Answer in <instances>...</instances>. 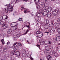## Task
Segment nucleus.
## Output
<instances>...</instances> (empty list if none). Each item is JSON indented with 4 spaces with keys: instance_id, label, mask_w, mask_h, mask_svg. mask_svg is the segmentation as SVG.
Masks as SVG:
<instances>
[{
    "instance_id": "24",
    "label": "nucleus",
    "mask_w": 60,
    "mask_h": 60,
    "mask_svg": "<svg viewBox=\"0 0 60 60\" xmlns=\"http://www.w3.org/2000/svg\"><path fill=\"white\" fill-rule=\"evenodd\" d=\"M47 16L48 18H50L51 16V14L50 13H49L47 14Z\"/></svg>"
},
{
    "instance_id": "54",
    "label": "nucleus",
    "mask_w": 60,
    "mask_h": 60,
    "mask_svg": "<svg viewBox=\"0 0 60 60\" xmlns=\"http://www.w3.org/2000/svg\"><path fill=\"white\" fill-rule=\"evenodd\" d=\"M13 16H15V12H14L13 13Z\"/></svg>"
},
{
    "instance_id": "17",
    "label": "nucleus",
    "mask_w": 60,
    "mask_h": 60,
    "mask_svg": "<svg viewBox=\"0 0 60 60\" xmlns=\"http://www.w3.org/2000/svg\"><path fill=\"white\" fill-rule=\"evenodd\" d=\"M47 5V3H44L43 2H41V6L43 7V6H46Z\"/></svg>"
},
{
    "instance_id": "21",
    "label": "nucleus",
    "mask_w": 60,
    "mask_h": 60,
    "mask_svg": "<svg viewBox=\"0 0 60 60\" xmlns=\"http://www.w3.org/2000/svg\"><path fill=\"white\" fill-rule=\"evenodd\" d=\"M47 60H51L52 57L50 55H49L47 57Z\"/></svg>"
},
{
    "instance_id": "30",
    "label": "nucleus",
    "mask_w": 60,
    "mask_h": 60,
    "mask_svg": "<svg viewBox=\"0 0 60 60\" xmlns=\"http://www.w3.org/2000/svg\"><path fill=\"white\" fill-rule=\"evenodd\" d=\"M25 31H26V32L25 33L23 34V35H25V34H27V33L29 32V30H25Z\"/></svg>"
},
{
    "instance_id": "11",
    "label": "nucleus",
    "mask_w": 60,
    "mask_h": 60,
    "mask_svg": "<svg viewBox=\"0 0 60 60\" xmlns=\"http://www.w3.org/2000/svg\"><path fill=\"white\" fill-rule=\"evenodd\" d=\"M43 36V34L41 32L39 31V34H38V37L39 38H41Z\"/></svg>"
},
{
    "instance_id": "50",
    "label": "nucleus",
    "mask_w": 60,
    "mask_h": 60,
    "mask_svg": "<svg viewBox=\"0 0 60 60\" xmlns=\"http://www.w3.org/2000/svg\"><path fill=\"white\" fill-rule=\"evenodd\" d=\"M9 44H10V42L8 41L7 43V45H9Z\"/></svg>"
},
{
    "instance_id": "59",
    "label": "nucleus",
    "mask_w": 60,
    "mask_h": 60,
    "mask_svg": "<svg viewBox=\"0 0 60 60\" xmlns=\"http://www.w3.org/2000/svg\"><path fill=\"white\" fill-rule=\"evenodd\" d=\"M52 1H55V0H51Z\"/></svg>"
},
{
    "instance_id": "37",
    "label": "nucleus",
    "mask_w": 60,
    "mask_h": 60,
    "mask_svg": "<svg viewBox=\"0 0 60 60\" xmlns=\"http://www.w3.org/2000/svg\"><path fill=\"white\" fill-rule=\"evenodd\" d=\"M1 42H2V43L3 44H4L5 43V42H4V39H2V40Z\"/></svg>"
},
{
    "instance_id": "52",
    "label": "nucleus",
    "mask_w": 60,
    "mask_h": 60,
    "mask_svg": "<svg viewBox=\"0 0 60 60\" xmlns=\"http://www.w3.org/2000/svg\"><path fill=\"white\" fill-rule=\"evenodd\" d=\"M58 40L59 41H60V36L58 37Z\"/></svg>"
},
{
    "instance_id": "39",
    "label": "nucleus",
    "mask_w": 60,
    "mask_h": 60,
    "mask_svg": "<svg viewBox=\"0 0 60 60\" xmlns=\"http://www.w3.org/2000/svg\"><path fill=\"white\" fill-rule=\"evenodd\" d=\"M5 23V22H4L3 21H2L1 22H0V25H3V24H4V23Z\"/></svg>"
},
{
    "instance_id": "53",
    "label": "nucleus",
    "mask_w": 60,
    "mask_h": 60,
    "mask_svg": "<svg viewBox=\"0 0 60 60\" xmlns=\"http://www.w3.org/2000/svg\"><path fill=\"white\" fill-rule=\"evenodd\" d=\"M21 45H20V46H22V45H24L23 44H22V43H20Z\"/></svg>"
},
{
    "instance_id": "40",
    "label": "nucleus",
    "mask_w": 60,
    "mask_h": 60,
    "mask_svg": "<svg viewBox=\"0 0 60 60\" xmlns=\"http://www.w3.org/2000/svg\"><path fill=\"white\" fill-rule=\"evenodd\" d=\"M16 48H17V49H19V45H16L15 46Z\"/></svg>"
},
{
    "instance_id": "14",
    "label": "nucleus",
    "mask_w": 60,
    "mask_h": 60,
    "mask_svg": "<svg viewBox=\"0 0 60 60\" xmlns=\"http://www.w3.org/2000/svg\"><path fill=\"white\" fill-rule=\"evenodd\" d=\"M44 23L45 24L48 25L49 24V21L48 20H46L44 21Z\"/></svg>"
},
{
    "instance_id": "23",
    "label": "nucleus",
    "mask_w": 60,
    "mask_h": 60,
    "mask_svg": "<svg viewBox=\"0 0 60 60\" xmlns=\"http://www.w3.org/2000/svg\"><path fill=\"white\" fill-rule=\"evenodd\" d=\"M22 56L23 57H26L27 56V55L25 53H23L22 54Z\"/></svg>"
},
{
    "instance_id": "2",
    "label": "nucleus",
    "mask_w": 60,
    "mask_h": 60,
    "mask_svg": "<svg viewBox=\"0 0 60 60\" xmlns=\"http://www.w3.org/2000/svg\"><path fill=\"white\" fill-rule=\"evenodd\" d=\"M43 10L44 11H46L48 10V12H50L52 10V8L51 7H47L44 6L43 8Z\"/></svg>"
},
{
    "instance_id": "28",
    "label": "nucleus",
    "mask_w": 60,
    "mask_h": 60,
    "mask_svg": "<svg viewBox=\"0 0 60 60\" xmlns=\"http://www.w3.org/2000/svg\"><path fill=\"white\" fill-rule=\"evenodd\" d=\"M51 33V31L50 30H49L47 32H45L44 33V34L46 33V34H50Z\"/></svg>"
},
{
    "instance_id": "20",
    "label": "nucleus",
    "mask_w": 60,
    "mask_h": 60,
    "mask_svg": "<svg viewBox=\"0 0 60 60\" xmlns=\"http://www.w3.org/2000/svg\"><path fill=\"white\" fill-rule=\"evenodd\" d=\"M55 24L56 25H57V28H60V23H58L56 22L55 23Z\"/></svg>"
},
{
    "instance_id": "32",
    "label": "nucleus",
    "mask_w": 60,
    "mask_h": 60,
    "mask_svg": "<svg viewBox=\"0 0 60 60\" xmlns=\"http://www.w3.org/2000/svg\"><path fill=\"white\" fill-rule=\"evenodd\" d=\"M52 30L53 31H55V30H56V28L55 27H52Z\"/></svg>"
},
{
    "instance_id": "29",
    "label": "nucleus",
    "mask_w": 60,
    "mask_h": 60,
    "mask_svg": "<svg viewBox=\"0 0 60 60\" xmlns=\"http://www.w3.org/2000/svg\"><path fill=\"white\" fill-rule=\"evenodd\" d=\"M36 16L38 17H39L41 16V14L40 13H37V14Z\"/></svg>"
},
{
    "instance_id": "4",
    "label": "nucleus",
    "mask_w": 60,
    "mask_h": 60,
    "mask_svg": "<svg viewBox=\"0 0 60 60\" xmlns=\"http://www.w3.org/2000/svg\"><path fill=\"white\" fill-rule=\"evenodd\" d=\"M14 55H15L16 57H18L20 55V52L19 51H15L14 52Z\"/></svg>"
},
{
    "instance_id": "48",
    "label": "nucleus",
    "mask_w": 60,
    "mask_h": 60,
    "mask_svg": "<svg viewBox=\"0 0 60 60\" xmlns=\"http://www.w3.org/2000/svg\"><path fill=\"white\" fill-rule=\"evenodd\" d=\"M20 44H20V43H18V45L19 46H20L21 45Z\"/></svg>"
},
{
    "instance_id": "47",
    "label": "nucleus",
    "mask_w": 60,
    "mask_h": 60,
    "mask_svg": "<svg viewBox=\"0 0 60 60\" xmlns=\"http://www.w3.org/2000/svg\"><path fill=\"white\" fill-rule=\"evenodd\" d=\"M55 55H55L56 56H58V54H57V53H56Z\"/></svg>"
},
{
    "instance_id": "15",
    "label": "nucleus",
    "mask_w": 60,
    "mask_h": 60,
    "mask_svg": "<svg viewBox=\"0 0 60 60\" xmlns=\"http://www.w3.org/2000/svg\"><path fill=\"white\" fill-rule=\"evenodd\" d=\"M8 50H7V47H5L3 49V51L4 52H7Z\"/></svg>"
},
{
    "instance_id": "60",
    "label": "nucleus",
    "mask_w": 60,
    "mask_h": 60,
    "mask_svg": "<svg viewBox=\"0 0 60 60\" xmlns=\"http://www.w3.org/2000/svg\"><path fill=\"white\" fill-rule=\"evenodd\" d=\"M31 15H32V16H33V14H31Z\"/></svg>"
},
{
    "instance_id": "62",
    "label": "nucleus",
    "mask_w": 60,
    "mask_h": 60,
    "mask_svg": "<svg viewBox=\"0 0 60 60\" xmlns=\"http://www.w3.org/2000/svg\"><path fill=\"white\" fill-rule=\"evenodd\" d=\"M54 40H56V38H54Z\"/></svg>"
},
{
    "instance_id": "19",
    "label": "nucleus",
    "mask_w": 60,
    "mask_h": 60,
    "mask_svg": "<svg viewBox=\"0 0 60 60\" xmlns=\"http://www.w3.org/2000/svg\"><path fill=\"white\" fill-rule=\"evenodd\" d=\"M49 25L48 24H45L44 26V27L45 29H48V27H49Z\"/></svg>"
},
{
    "instance_id": "22",
    "label": "nucleus",
    "mask_w": 60,
    "mask_h": 60,
    "mask_svg": "<svg viewBox=\"0 0 60 60\" xmlns=\"http://www.w3.org/2000/svg\"><path fill=\"white\" fill-rule=\"evenodd\" d=\"M44 11L43 10V9H40L39 11V12L40 13H41V14L43 13V12Z\"/></svg>"
},
{
    "instance_id": "16",
    "label": "nucleus",
    "mask_w": 60,
    "mask_h": 60,
    "mask_svg": "<svg viewBox=\"0 0 60 60\" xmlns=\"http://www.w3.org/2000/svg\"><path fill=\"white\" fill-rule=\"evenodd\" d=\"M47 14V12L46 11H44V12H43V13L41 14V15L45 16H46Z\"/></svg>"
},
{
    "instance_id": "35",
    "label": "nucleus",
    "mask_w": 60,
    "mask_h": 60,
    "mask_svg": "<svg viewBox=\"0 0 60 60\" xmlns=\"http://www.w3.org/2000/svg\"><path fill=\"white\" fill-rule=\"evenodd\" d=\"M21 35V34H17V35L16 37H17V38H19V37H20V36Z\"/></svg>"
},
{
    "instance_id": "25",
    "label": "nucleus",
    "mask_w": 60,
    "mask_h": 60,
    "mask_svg": "<svg viewBox=\"0 0 60 60\" xmlns=\"http://www.w3.org/2000/svg\"><path fill=\"white\" fill-rule=\"evenodd\" d=\"M39 31H38L36 33V37H39Z\"/></svg>"
},
{
    "instance_id": "57",
    "label": "nucleus",
    "mask_w": 60,
    "mask_h": 60,
    "mask_svg": "<svg viewBox=\"0 0 60 60\" xmlns=\"http://www.w3.org/2000/svg\"><path fill=\"white\" fill-rule=\"evenodd\" d=\"M2 36V35H1V33H0V37H1Z\"/></svg>"
},
{
    "instance_id": "46",
    "label": "nucleus",
    "mask_w": 60,
    "mask_h": 60,
    "mask_svg": "<svg viewBox=\"0 0 60 60\" xmlns=\"http://www.w3.org/2000/svg\"><path fill=\"white\" fill-rule=\"evenodd\" d=\"M52 24H53L54 23V21L52 20L51 21Z\"/></svg>"
},
{
    "instance_id": "12",
    "label": "nucleus",
    "mask_w": 60,
    "mask_h": 60,
    "mask_svg": "<svg viewBox=\"0 0 60 60\" xmlns=\"http://www.w3.org/2000/svg\"><path fill=\"white\" fill-rule=\"evenodd\" d=\"M20 0H12V2L14 4H15L16 3V2H19Z\"/></svg>"
},
{
    "instance_id": "6",
    "label": "nucleus",
    "mask_w": 60,
    "mask_h": 60,
    "mask_svg": "<svg viewBox=\"0 0 60 60\" xmlns=\"http://www.w3.org/2000/svg\"><path fill=\"white\" fill-rule=\"evenodd\" d=\"M52 14L53 15H56L58 14V11L56 9H55L54 11H52Z\"/></svg>"
},
{
    "instance_id": "27",
    "label": "nucleus",
    "mask_w": 60,
    "mask_h": 60,
    "mask_svg": "<svg viewBox=\"0 0 60 60\" xmlns=\"http://www.w3.org/2000/svg\"><path fill=\"white\" fill-rule=\"evenodd\" d=\"M2 17L4 18H5V19H7L8 18V16H6V15H3Z\"/></svg>"
},
{
    "instance_id": "41",
    "label": "nucleus",
    "mask_w": 60,
    "mask_h": 60,
    "mask_svg": "<svg viewBox=\"0 0 60 60\" xmlns=\"http://www.w3.org/2000/svg\"><path fill=\"white\" fill-rule=\"evenodd\" d=\"M35 20L36 22H38L39 21V20L38 19H35Z\"/></svg>"
},
{
    "instance_id": "44",
    "label": "nucleus",
    "mask_w": 60,
    "mask_h": 60,
    "mask_svg": "<svg viewBox=\"0 0 60 60\" xmlns=\"http://www.w3.org/2000/svg\"><path fill=\"white\" fill-rule=\"evenodd\" d=\"M36 46H37V47H38L39 48H40V45L39 44H37L36 45Z\"/></svg>"
},
{
    "instance_id": "38",
    "label": "nucleus",
    "mask_w": 60,
    "mask_h": 60,
    "mask_svg": "<svg viewBox=\"0 0 60 60\" xmlns=\"http://www.w3.org/2000/svg\"><path fill=\"white\" fill-rule=\"evenodd\" d=\"M3 19V16H0V20H2V19Z\"/></svg>"
},
{
    "instance_id": "9",
    "label": "nucleus",
    "mask_w": 60,
    "mask_h": 60,
    "mask_svg": "<svg viewBox=\"0 0 60 60\" xmlns=\"http://www.w3.org/2000/svg\"><path fill=\"white\" fill-rule=\"evenodd\" d=\"M7 33L9 34H12L13 32L12 31V30H11V29H9L7 30Z\"/></svg>"
},
{
    "instance_id": "58",
    "label": "nucleus",
    "mask_w": 60,
    "mask_h": 60,
    "mask_svg": "<svg viewBox=\"0 0 60 60\" xmlns=\"http://www.w3.org/2000/svg\"><path fill=\"white\" fill-rule=\"evenodd\" d=\"M45 2H46V1H48V0H45Z\"/></svg>"
},
{
    "instance_id": "34",
    "label": "nucleus",
    "mask_w": 60,
    "mask_h": 60,
    "mask_svg": "<svg viewBox=\"0 0 60 60\" xmlns=\"http://www.w3.org/2000/svg\"><path fill=\"white\" fill-rule=\"evenodd\" d=\"M14 52H15L14 51L13 52H11V56H13V55L14 54Z\"/></svg>"
},
{
    "instance_id": "13",
    "label": "nucleus",
    "mask_w": 60,
    "mask_h": 60,
    "mask_svg": "<svg viewBox=\"0 0 60 60\" xmlns=\"http://www.w3.org/2000/svg\"><path fill=\"white\" fill-rule=\"evenodd\" d=\"M17 25H15V26H13L12 27H13V30L15 31L17 29Z\"/></svg>"
},
{
    "instance_id": "36",
    "label": "nucleus",
    "mask_w": 60,
    "mask_h": 60,
    "mask_svg": "<svg viewBox=\"0 0 60 60\" xmlns=\"http://www.w3.org/2000/svg\"><path fill=\"white\" fill-rule=\"evenodd\" d=\"M22 19H23V18H19L18 19V21H23V20H22Z\"/></svg>"
},
{
    "instance_id": "33",
    "label": "nucleus",
    "mask_w": 60,
    "mask_h": 60,
    "mask_svg": "<svg viewBox=\"0 0 60 60\" xmlns=\"http://www.w3.org/2000/svg\"><path fill=\"white\" fill-rule=\"evenodd\" d=\"M57 28V31L58 33H60V28Z\"/></svg>"
},
{
    "instance_id": "10",
    "label": "nucleus",
    "mask_w": 60,
    "mask_h": 60,
    "mask_svg": "<svg viewBox=\"0 0 60 60\" xmlns=\"http://www.w3.org/2000/svg\"><path fill=\"white\" fill-rule=\"evenodd\" d=\"M39 43L41 45H43L44 44V41L40 39L39 41Z\"/></svg>"
},
{
    "instance_id": "51",
    "label": "nucleus",
    "mask_w": 60,
    "mask_h": 60,
    "mask_svg": "<svg viewBox=\"0 0 60 60\" xmlns=\"http://www.w3.org/2000/svg\"><path fill=\"white\" fill-rule=\"evenodd\" d=\"M49 43L50 44H51V42L50 41H49V42L48 43V44Z\"/></svg>"
},
{
    "instance_id": "26",
    "label": "nucleus",
    "mask_w": 60,
    "mask_h": 60,
    "mask_svg": "<svg viewBox=\"0 0 60 60\" xmlns=\"http://www.w3.org/2000/svg\"><path fill=\"white\" fill-rule=\"evenodd\" d=\"M47 47H46L45 48V51L46 53H48V52L47 51H49V50H48V48Z\"/></svg>"
},
{
    "instance_id": "43",
    "label": "nucleus",
    "mask_w": 60,
    "mask_h": 60,
    "mask_svg": "<svg viewBox=\"0 0 60 60\" xmlns=\"http://www.w3.org/2000/svg\"><path fill=\"white\" fill-rule=\"evenodd\" d=\"M49 26L50 27H52L53 26V24H51L49 25Z\"/></svg>"
},
{
    "instance_id": "5",
    "label": "nucleus",
    "mask_w": 60,
    "mask_h": 60,
    "mask_svg": "<svg viewBox=\"0 0 60 60\" xmlns=\"http://www.w3.org/2000/svg\"><path fill=\"white\" fill-rule=\"evenodd\" d=\"M7 24H8V22H7L6 21L5 23L3 24L2 27L4 29L6 28L7 26H6V25H7Z\"/></svg>"
},
{
    "instance_id": "1",
    "label": "nucleus",
    "mask_w": 60,
    "mask_h": 60,
    "mask_svg": "<svg viewBox=\"0 0 60 60\" xmlns=\"http://www.w3.org/2000/svg\"><path fill=\"white\" fill-rule=\"evenodd\" d=\"M6 7H7V8L5 10V12L6 13H8V11L9 12H11L13 10V8L12 6H10V5L7 4L5 6Z\"/></svg>"
},
{
    "instance_id": "56",
    "label": "nucleus",
    "mask_w": 60,
    "mask_h": 60,
    "mask_svg": "<svg viewBox=\"0 0 60 60\" xmlns=\"http://www.w3.org/2000/svg\"><path fill=\"white\" fill-rule=\"evenodd\" d=\"M16 23V22H13L11 23V25H12V23Z\"/></svg>"
},
{
    "instance_id": "42",
    "label": "nucleus",
    "mask_w": 60,
    "mask_h": 60,
    "mask_svg": "<svg viewBox=\"0 0 60 60\" xmlns=\"http://www.w3.org/2000/svg\"><path fill=\"white\" fill-rule=\"evenodd\" d=\"M57 37H60V34L59 33L57 35Z\"/></svg>"
},
{
    "instance_id": "55",
    "label": "nucleus",
    "mask_w": 60,
    "mask_h": 60,
    "mask_svg": "<svg viewBox=\"0 0 60 60\" xmlns=\"http://www.w3.org/2000/svg\"><path fill=\"white\" fill-rule=\"evenodd\" d=\"M38 30H40V26H39L38 27Z\"/></svg>"
},
{
    "instance_id": "8",
    "label": "nucleus",
    "mask_w": 60,
    "mask_h": 60,
    "mask_svg": "<svg viewBox=\"0 0 60 60\" xmlns=\"http://www.w3.org/2000/svg\"><path fill=\"white\" fill-rule=\"evenodd\" d=\"M17 44H18V43L17 42L14 43L13 44V46L12 47V48L13 49H14V52H16V48H15V45Z\"/></svg>"
},
{
    "instance_id": "45",
    "label": "nucleus",
    "mask_w": 60,
    "mask_h": 60,
    "mask_svg": "<svg viewBox=\"0 0 60 60\" xmlns=\"http://www.w3.org/2000/svg\"><path fill=\"white\" fill-rule=\"evenodd\" d=\"M29 26H30V23H29V25H28V26L27 25H26V26L27 27H28V28H29Z\"/></svg>"
},
{
    "instance_id": "31",
    "label": "nucleus",
    "mask_w": 60,
    "mask_h": 60,
    "mask_svg": "<svg viewBox=\"0 0 60 60\" xmlns=\"http://www.w3.org/2000/svg\"><path fill=\"white\" fill-rule=\"evenodd\" d=\"M49 40H46L45 41V42L47 44H49Z\"/></svg>"
},
{
    "instance_id": "7",
    "label": "nucleus",
    "mask_w": 60,
    "mask_h": 60,
    "mask_svg": "<svg viewBox=\"0 0 60 60\" xmlns=\"http://www.w3.org/2000/svg\"><path fill=\"white\" fill-rule=\"evenodd\" d=\"M22 10H24V12L25 13H26L27 12H30L29 11H27L26 10V9L22 7L21 8Z\"/></svg>"
},
{
    "instance_id": "18",
    "label": "nucleus",
    "mask_w": 60,
    "mask_h": 60,
    "mask_svg": "<svg viewBox=\"0 0 60 60\" xmlns=\"http://www.w3.org/2000/svg\"><path fill=\"white\" fill-rule=\"evenodd\" d=\"M27 56L28 57L30 58V59L31 60H33V58L31 57V54L29 53H28L27 54Z\"/></svg>"
},
{
    "instance_id": "3",
    "label": "nucleus",
    "mask_w": 60,
    "mask_h": 60,
    "mask_svg": "<svg viewBox=\"0 0 60 60\" xmlns=\"http://www.w3.org/2000/svg\"><path fill=\"white\" fill-rule=\"evenodd\" d=\"M41 1V0H34V1L37 5V9H39L40 8V4L39 3V2Z\"/></svg>"
},
{
    "instance_id": "49",
    "label": "nucleus",
    "mask_w": 60,
    "mask_h": 60,
    "mask_svg": "<svg viewBox=\"0 0 60 60\" xmlns=\"http://www.w3.org/2000/svg\"><path fill=\"white\" fill-rule=\"evenodd\" d=\"M50 48L51 49H53V46H51V47H50Z\"/></svg>"
},
{
    "instance_id": "63",
    "label": "nucleus",
    "mask_w": 60,
    "mask_h": 60,
    "mask_svg": "<svg viewBox=\"0 0 60 60\" xmlns=\"http://www.w3.org/2000/svg\"><path fill=\"white\" fill-rule=\"evenodd\" d=\"M40 60H42V59H41L40 58Z\"/></svg>"
},
{
    "instance_id": "64",
    "label": "nucleus",
    "mask_w": 60,
    "mask_h": 60,
    "mask_svg": "<svg viewBox=\"0 0 60 60\" xmlns=\"http://www.w3.org/2000/svg\"><path fill=\"white\" fill-rule=\"evenodd\" d=\"M23 1H26V0H23Z\"/></svg>"
},
{
    "instance_id": "61",
    "label": "nucleus",
    "mask_w": 60,
    "mask_h": 60,
    "mask_svg": "<svg viewBox=\"0 0 60 60\" xmlns=\"http://www.w3.org/2000/svg\"><path fill=\"white\" fill-rule=\"evenodd\" d=\"M27 42L28 43V44H29V43H29V42H28V41H27Z\"/></svg>"
}]
</instances>
